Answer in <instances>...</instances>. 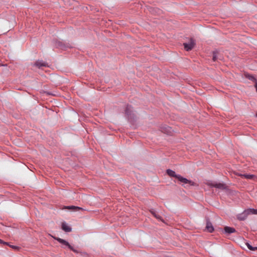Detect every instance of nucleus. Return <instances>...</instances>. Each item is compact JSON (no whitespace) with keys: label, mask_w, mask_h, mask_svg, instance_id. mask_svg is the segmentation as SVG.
<instances>
[{"label":"nucleus","mask_w":257,"mask_h":257,"mask_svg":"<svg viewBox=\"0 0 257 257\" xmlns=\"http://www.w3.org/2000/svg\"><path fill=\"white\" fill-rule=\"evenodd\" d=\"M167 173L168 175H169L170 176L176 178L177 179H178V180L179 181H180L181 182L183 183L184 184H189L190 185H194V183L192 181L189 180L187 179L186 178H183V177L181 176L180 175H176L175 172L172 170H170V169L167 170Z\"/></svg>","instance_id":"f257e3e1"},{"label":"nucleus","mask_w":257,"mask_h":257,"mask_svg":"<svg viewBox=\"0 0 257 257\" xmlns=\"http://www.w3.org/2000/svg\"><path fill=\"white\" fill-rule=\"evenodd\" d=\"M250 214H257V210L254 209H246L242 214L239 215L238 218L241 220H244Z\"/></svg>","instance_id":"f03ea898"},{"label":"nucleus","mask_w":257,"mask_h":257,"mask_svg":"<svg viewBox=\"0 0 257 257\" xmlns=\"http://www.w3.org/2000/svg\"><path fill=\"white\" fill-rule=\"evenodd\" d=\"M195 45V41L193 39H190L188 43H184V48L186 51L192 50Z\"/></svg>","instance_id":"7ed1b4c3"},{"label":"nucleus","mask_w":257,"mask_h":257,"mask_svg":"<svg viewBox=\"0 0 257 257\" xmlns=\"http://www.w3.org/2000/svg\"><path fill=\"white\" fill-rule=\"evenodd\" d=\"M55 239L57 240L58 241H59L60 243L67 246L69 247V248H70L73 251L77 252L76 250H75L71 245H70L69 243L66 240L61 239L59 237L55 238Z\"/></svg>","instance_id":"20e7f679"},{"label":"nucleus","mask_w":257,"mask_h":257,"mask_svg":"<svg viewBox=\"0 0 257 257\" xmlns=\"http://www.w3.org/2000/svg\"><path fill=\"white\" fill-rule=\"evenodd\" d=\"M209 185L221 190H224L226 188V185L221 183H211L209 184Z\"/></svg>","instance_id":"39448f33"},{"label":"nucleus","mask_w":257,"mask_h":257,"mask_svg":"<svg viewBox=\"0 0 257 257\" xmlns=\"http://www.w3.org/2000/svg\"><path fill=\"white\" fill-rule=\"evenodd\" d=\"M62 228L66 232H70L71 231V228L64 222L62 224Z\"/></svg>","instance_id":"423d86ee"},{"label":"nucleus","mask_w":257,"mask_h":257,"mask_svg":"<svg viewBox=\"0 0 257 257\" xmlns=\"http://www.w3.org/2000/svg\"><path fill=\"white\" fill-rule=\"evenodd\" d=\"M224 231L228 234H230L235 232V229L234 228L226 226L224 227Z\"/></svg>","instance_id":"0eeeda50"},{"label":"nucleus","mask_w":257,"mask_h":257,"mask_svg":"<svg viewBox=\"0 0 257 257\" xmlns=\"http://www.w3.org/2000/svg\"><path fill=\"white\" fill-rule=\"evenodd\" d=\"M206 228L210 232H212L214 230V228L212 225V223L209 221H207L206 223Z\"/></svg>","instance_id":"6e6552de"},{"label":"nucleus","mask_w":257,"mask_h":257,"mask_svg":"<svg viewBox=\"0 0 257 257\" xmlns=\"http://www.w3.org/2000/svg\"><path fill=\"white\" fill-rule=\"evenodd\" d=\"M36 66L38 67L39 68H40L41 67H43V66H47V64L45 63V62H44L42 61H37L36 63H35V64Z\"/></svg>","instance_id":"1a4fd4ad"},{"label":"nucleus","mask_w":257,"mask_h":257,"mask_svg":"<svg viewBox=\"0 0 257 257\" xmlns=\"http://www.w3.org/2000/svg\"><path fill=\"white\" fill-rule=\"evenodd\" d=\"M66 208L69 209H72L74 210L75 211H77V210H84L82 208H80L79 207L75 206H67V207H66Z\"/></svg>","instance_id":"9d476101"},{"label":"nucleus","mask_w":257,"mask_h":257,"mask_svg":"<svg viewBox=\"0 0 257 257\" xmlns=\"http://www.w3.org/2000/svg\"><path fill=\"white\" fill-rule=\"evenodd\" d=\"M238 175L247 179H251L254 177L253 175L248 174H239Z\"/></svg>","instance_id":"9b49d317"},{"label":"nucleus","mask_w":257,"mask_h":257,"mask_svg":"<svg viewBox=\"0 0 257 257\" xmlns=\"http://www.w3.org/2000/svg\"><path fill=\"white\" fill-rule=\"evenodd\" d=\"M151 213L153 215V216L156 217L157 219L162 220L161 217L155 211L151 210Z\"/></svg>","instance_id":"f8f14e48"},{"label":"nucleus","mask_w":257,"mask_h":257,"mask_svg":"<svg viewBox=\"0 0 257 257\" xmlns=\"http://www.w3.org/2000/svg\"><path fill=\"white\" fill-rule=\"evenodd\" d=\"M246 77L248 78V79L256 82V79L254 78L253 76L250 75H246Z\"/></svg>","instance_id":"ddd939ff"},{"label":"nucleus","mask_w":257,"mask_h":257,"mask_svg":"<svg viewBox=\"0 0 257 257\" xmlns=\"http://www.w3.org/2000/svg\"><path fill=\"white\" fill-rule=\"evenodd\" d=\"M247 246L250 250H254V247L251 246L249 243H247Z\"/></svg>","instance_id":"4468645a"},{"label":"nucleus","mask_w":257,"mask_h":257,"mask_svg":"<svg viewBox=\"0 0 257 257\" xmlns=\"http://www.w3.org/2000/svg\"><path fill=\"white\" fill-rule=\"evenodd\" d=\"M11 247H12V248H13L15 249H18V248H19V247L16 246H14V245H12V246H11Z\"/></svg>","instance_id":"2eb2a0df"},{"label":"nucleus","mask_w":257,"mask_h":257,"mask_svg":"<svg viewBox=\"0 0 257 257\" xmlns=\"http://www.w3.org/2000/svg\"><path fill=\"white\" fill-rule=\"evenodd\" d=\"M216 60V56L215 55H214L213 57V60L214 61H215Z\"/></svg>","instance_id":"dca6fc26"},{"label":"nucleus","mask_w":257,"mask_h":257,"mask_svg":"<svg viewBox=\"0 0 257 257\" xmlns=\"http://www.w3.org/2000/svg\"><path fill=\"white\" fill-rule=\"evenodd\" d=\"M0 242L1 243H3L4 244H7L8 243L7 242H4L3 240H2L1 239H0Z\"/></svg>","instance_id":"f3484780"},{"label":"nucleus","mask_w":257,"mask_h":257,"mask_svg":"<svg viewBox=\"0 0 257 257\" xmlns=\"http://www.w3.org/2000/svg\"><path fill=\"white\" fill-rule=\"evenodd\" d=\"M255 88H256V91H257V82H255Z\"/></svg>","instance_id":"a211bd4d"},{"label":"nucleus","mask_w":257,"mask_h":257,"mask_svg":"<svg viewBox=\"0 0 257 257\" xmlns=\"http://www.w3.org/2000/svg\"><path fill=\"white\" fill-rule=\"evenodd\" d=\"M257 250V247H254V250Z\"/></svg>","instance_id":"6ab92c4d"},{"label":"nucleus","mask_w":257,"mask_h":257,"mask_svg":"<svg viewBox=\"0 0 257 257\" xmlns=\"http://www.w3.org/2000/svg\"><path fill=\"white\" fill-rule=\"evenodd\" d=\"M126 113H128L127 109L126 110Z\"/></svg>","instance_id":"aec40b11"},{"label":"nucleus","mask_w":257,"mask_h":257,"mask_svg":"<svg viewBox=\"0 0 257 257\" xmlns=\"http://www.w3.org/2000/svg\"><path fill=\"white\" fill-rule=\"evenodd\" d=\"M256 116H257V114H256Z\"/></svg>","instance_id":"412c9836"}]
</instances>
